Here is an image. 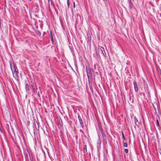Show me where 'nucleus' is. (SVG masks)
Masks as SVG:
<instances>
[{"label":"nucleus","mask_w":161,"mask_h":161,"mask_svg":"<svg viewBox=\"0 0 161 161\" xmlns=\"http://www.w3.org/2000/svg\"><path fill=\"white\" fill-rule=\"evenodd\" d=\"M86 72L87 74V76L89 79L90 76H92V74L93 73V71L92 69H89L88 70L86 69Z\"/></svg>","instance_id":"1"},{"label":"nucleus","mask_w":161,"mask_h":161,"mask_svg":"<svg viewBox=\"0 0 161 161\" xmlns=\"http://www.w3.org/2000/svg\"><path fill=\"white\" fill-rule=\"evenodd\" d=\"M98 51L99 52H101L103 55H106V53L105 52L104 49L103 47H101L99 49Z\"/></svg>","instance_id":"2"},{"label":"nucleus","mask_w":161,"mask_h":161,"mask_svg":"<svg viewBox=\"0 0 161 161\" xmlns=\"http://www.w3.org/2000/svg\"><path fill=\"white\" fill-rule=\"evenodd\" d=\"M133 85L134 86V88L135 91L136 92H137L138 91V88L136 83V82L134 81L133 82Z\"/></svg>","instance_id":"3"},{"label":"nucleus","mask_w":161,"mask_h":161,"mask_svg":"<svg viewBox=\"0 0 161 161\" xmlns=\"http://www.w3.org/2000/svg\"><path fill=\"white\" fill-rule=\"evenodd\" d=\"M128 2L129 3L130 9L131 10L133 8V4L131 1V0H128Z\"/></svg>","instance_id":"4"},{"label":"nucleus","mask_w":161,"mask_h":161,"mask_svg":"<svg viewBox=\"0 0 161 161\" xmlns=\"http://www.w3.org/2000/svg\"><path fill=\"white\" fill-rule=\"evenodd\" d=\"M78 118L79 119L81 126V127L82 128H83L84 126H83V121H82V119L81 118V117L80 115H78Z\"/></svg>","instance_id":"5"},{"label":"nucleus","mask_w":161,"mask_h":161,"mask_svg":"<svg viewBox=\"0 0 161 161\" xmlns=\"http://www.w3.org/2000/svg\"><path fill=\"white\" fill-rule=\"evenodd\" d=\"M25 88L26 91L28 92L30 91L31 88V86H29L27 84H25Z\"/></svg>","instance_id":"6"},{"label":"nucleus","mask_w":161,"mask_h":161,"mask_svg":"<svg viewBox=\"0 0 161 161\" xmlns=\"http://www.w3.org/2000/svg\"><path fill=\"white\" fill-rule=\"evenodd\" d=\"M134 119L135 120V124L138 127L139 125V123L138 121L137 118L136 117H135Z\"/></svg>","instance_id":"7"},{"label":"nucleus","mask_w":161,"mask_h":161,"mask_svg":"<svg viewBox=\"0 0 161 161\" xmlns=\"http://www.w3.org/2000/svg\"><path fill=\"white\" fill-rule=\"evenodd\" d=\"M12 73L13 74V76L15 78H17L18 77V75H17V73H18V71H17L16 73H14L13 71V70L12 69Z\"/></svg>","instance_id":"8"},{"label":"nucleus","mask_w":161,"mask_h":161,"mask_svg":"<svg viewBox=\"0 0 161 161\" xmlns=\"http://www.w3.org/2000/svg\"><path fill=\"white\" fill-rule=\"evenodd\" d=\"M87 152V146L86 145L84 146L83 152L84 153H85Z\"/></svg>","instance_id":"9"},{"label":"nucleus","mask_w":161,"mask_h":161,"mask_svg":"<svg viewBox=\"0 0 161 161\" xmlns=\"http://www.w3.org/2000/svg\"><path fill=\"white\" fill-rule=\"evenodd\" d=\"M147 94L148 97V98L149 99L151 98V95L150 94V92L149 91L148 89H147Z\"/></svg>","instance_id":"10"},{"label":"nucleus","mask_w":161,"mask_h":161,"mask_svg":"<svg viewBox=\"0 0 161 161\" xmlns=\"http://www.w3.org/2000/svg\"><path fill=\"white\" fill-rule=\"evenodd\" d=\"M35 125L36 127V129L38 130L39 131V127L38 125V124L37 123H36V124H35Z\"/></svg>","instance_id":"11"},{"label":"nucleus","mask_w":161,"mask_h":161,"mask_svg":"<svg viewBox=\"0 0 161 161\" xmlns=\"http://www.w3.org/2000/svg\"><path fill=\"white\" fill-rule=\"evenodd\" d=\"M67 6H68V8H69V6L70 5L69 0H67Z\"/></svg>","instance_id":"12"},{"label":"nucleus","mask_w":161,"mask_h":161,"mask_svg":"<svg viewBox=\"0 0 161 161\" xmlns=\"http://www.w3.org/2000/svg\"><path fill=\"white\" fill-rule=\"evenodd\" d=\"M122 138L123 139H124V140H125V136H124V133L123 132V131H122Z\"/></svg>","instance_id":"13"},{"label":"nucleus","mask_w":161,"mask_h":161,"mask_svg":"<svg viewBox=\"0 0 161 161\" xmlns=\"http://www.w3.org/2000/svg\"><path fill=\"white\" fill-rule=\"evenodd\" d=\"M14 69H13V72L14 73H16L17 71H16V69L15 68V66H14Z\"/></svg>","instance_id":"14"},{"label":"nucleus","mask_w":161,"mask_h":161,"mask_svg":"<svg viewBox=\"0 0 161 161\" xmlns=\"http://www.w3.org/2000/svg\"><path fill=\"white\" fill-rule=\"evenodd\" d=\"M156 124H157V125L159 127V122H158V119H157L156 120Z\"/></svg>","instance_id":"15"},{"label":"nucleus","mask_w":161,"mask_h":161,"mask_svg":"<svg viewBox=\"0 0 161 161\" xmlns=\"http://www.w3.org/2000/svg\"><path fill=\"white\" fill-rule=\"evenodd\" d=\"M124 146L125 147H126L127 146V144L126 142H125L124 143Z\"/></svg>","instance_id":"16"},{"label":"nucleus","mask_w":161,"mask_h":161,"mask_svg":"<svg viewBox=\"0 0 161 161\" xmlns=\"http://www.w3.org/2000/svg\"><path fill=\"white\" fill-rule=\"evenodd\" d=\"M102 134L103 138L107 136L104 133H102Z\"/></svg>","instance_id":"17"},{"label":"nucleus","mask_w":161,"mask_h":161,"mask_svg":"<svg viewBox=\"0 0 161 161\" xmlns=\"http://www.w3.org/2000/svg\"><path fill=\"white\" fill-rule=\"evenodd\" d=\"M107 136L106 137L103 138L104 141V142H107Z\"/></svg>","instance_id":"18"},{"label":"nucleus","mask_w":161,"mask_h":161,"mask_svg":"<svg viewBox=\"0 0 161 161\" xmlns=\"http://www.w3.org/2000/svg\"><path fill=\"white\" fill-rule=\"evenodd\" d=\"M125 153H127L128 152V149H125Z\"/></svg>","instance_id":"19"},{"label":"nucleus","mask_w":161,"mask_h":161,"mask_svg":"<svg viewBox=\"0 0 161 161\" xmlns=\"http://www.w3.org/2000/svg\"><path fill=\"white\" fill-rule=\"evenodd\" d=\"M70 50H71V52L72 53H73V49H72V48H71L70 47Z\"/></svg>","instance_id":"20"},{"label":"nucleus","mask_w":161,"mask_h":161,"mask_svg":"<svg viewBox=\"0 0 161 161\" xmlns=\"http://www.w3.org/2000/svg\"><path fill=\"white\" fill-rule=\"evenodd\" d=\"M96 2L97 3H100V0H96Z\"/></svg>","instance_id":"21"},{"label":"nucleus","mask_w":161,"mask_h":161,"mask_svg":"<svg viewBox=\"0 0 161 161\" xmlns=\"http://www.w3.org/2000/svg\"><path fill=\"white\" fill-rule=\"evenodd\" d=\"M80 131H81L83 134H84V132L82 130H80Z\"/></svg>","instance_id":"22"},{"label":"nucleus","mask_w":161,"mask_h":161,"mask_svg":"<svg viewBox=\"0 0 161 161\" xmlns=\"http://www.w3.org/2000/svg\"><path fill=\"white\" fill-rule=\"evenodd\" d=\"M30 122L29 121H27V124H28V125H29V124H30Z\"/></svg>","instance_id":"23"},{"label":"nucleus","mask_w":161,"mask_h":161,"mask_svg":"<svg viewBox=\"0 0 161 161\" xmlns=\"http://www.w3.org/2000/svg\"><path fill=\"white\" fill-rule=\"evenodd\" d=\"M73 6L74 8H75V3L74 2L73 3Z\"/></svg>","instance_id":"24"},{"label":"nucleus","mask_w":161,"mask_h":161,"mask_svg":"<svg viewBox=\"0 0 161 161\" xmlns=\"http://www.w3.org/2000/svg\"><path fill=\"white\" fill-rule=\"evenodd\" d=\"M36 34H37L39 36H40V34H39V33L38 34L37 33V32H36Z\"/></svg>","instance_id":"25"},{"label":"nucleus","mask_w":161,"mask_h":161,"mask_svg":"<svg viewBox=\"0 0 161 161\" xmlns=\"http://www.w3.org/2000/svg\"><path fill=\"white\" fill-rule=\"evenodd\" d=\"M143 96H144V97H145V94H144V93H143Z\"/></svg>","instance_id":"26"},{"label":"nucleus","mask_w":161,"mask_h":161,"mask_svg":"<svg viewBox=\"0 0 161 161\" xmlns=\"http://www.w3.org/2000/svg\"><path fill=\"white\" fill-rule=\"evenodd\" d=\"M52 38L53 39V36H52Z\"/></svg>","instance_id":"27"},{"label":"nucleus","mask_w":161,"mask_h":161,"mask_svg":"<svg viewBox=\"0 0 161 161\" xmlns=\"http://www.w3.org/2000/svg\"><path fill=\"white\" fill-rule=\"evenodd\" d=\"M42 151L43 152H44L43 150H42Z\"/></svg>","instance_id":"28"}]
</instances>
